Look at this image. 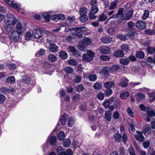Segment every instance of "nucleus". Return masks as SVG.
I'll return each mask as SVG.
<instances>
[{"label": "nucleus", "instance_id": "1", "mask_svg": "<svg viewBox=\"0 0 155 155\" xmlns=\"http://www.w3.org/2000/svg\"><path fill=\"white\" fill-rule=\"evenodd\" d=\"M124 8H120L118 10L117 12L113 15L110 18H119L117 19L116 25H119L123 20L127 21L129 20L132 17L133 14L132 10H130L127 13L124 12Z\"/></svg>", "mask_w": 155, "mask_h": 155}, {"label": "nucleus", "instance_id": "2", "mask_svg": "<svg viewBox=\"0 0 155 155\" xmlns=\"http://www.w3.org/2000/svg\"><path fill=\"white\" fill-rule=\"evenodd\" d=\"M92 44V40L90 38L85 37L79 41L78 47L79 50L85 52L87 51V47Z\"/></svg>", "mask_w": 155, "mask_h": 155}, {"label": "nucleus", "instance_id": "3", "mask_svg": "<svg viewBox=\"0 0 155 155\" xmlns=\"http://www.w3.org/2000/svg\"><path fill=\"white\" fill-rule=\"evenodd\" d=\"M4 22L7 25H10L15 24L16 20L12 14L9 13L7 14V18L4 20Z\"/></svg>", "mask_w": 155, "mask_h": 155}, {"label": "nucleus", "instance_id": "4", "mask_svg": "<svg viewBox=\"0 0 155 155\" xmlns=\"http://www.w3.org/2000/svg\"><path fill=\"white\" fill-rule=\"evenodd\" d=\"M43 29L41 28L34 29L32 32V35L34 38L37 39L40 38L43 35Z\"/></svg>", "mask_w": 155, "mask_h": 155}, {"label": "nucleus", "instance_id": "5", "mask_svg": "<svg viewBox=\"0 0 155 155\" xmlns=\"http://www.w3.org/2000/svg\"><path fill=\"white\" fill-rule=\"evenodd\" d=\"M19 34L16 31H12L9 35L10 39L12 41L16 42L18 41L20 38Z\"/></svg>", "mask_w": 155, "mask_h": 155}, {"label": "nucleus", "instance_id": "6", "mask_svg": "<svg viewBox=\"0 0 155 155\" xmlns=\"http://www.w3.org/2000/svg\"><path fill=\"white\" fill-rule=\"evenodd\" d=\"M99 50L101 54H107L110 53V48L107 45H104L100 47Z\"/></svg>", "mask_w": 155, "mask_h": 155}, {"label": "nucleus", "instance_id": "7", "mask_svg": "<svg viewBox=\"0 0 155 155\" xmlns=\"http://www.w3.org/2000/svg\"><path fill=\"white\" fill-rule=\"evenodd\" d=\"M136 27L140 29H143L145 28L146 26V22L143 21L139 20L137 21L136 23Z\"/></svg>", "mask_w": 155, "mask_h": 155}, {"label": "nucleus", "instance_id": "8", "mask_svg": "<svg viewBox=\"0 0 155 155\" xmlns=\"http://www.w3.org/2000/svg\"><path fill=\"white\" fill-rule=\"evenodd\" d=\"M101 40L102 42L104 44H109L110 43L112 40V38L108 36H105L101 38Z\"/></svg>", "mask_w": 155, "mask_h": 155}, {"label": "nucleus", "instance_id": "9", "mask_svg": "<svg viewBox=\"0 0 155 155\" xmlns=\"http://www.w3.org/2000/svg\"><path fill=\"white\" fill-rule=\"evenodd\" d=\"M137 135H135V138L137 140L141 142H143L144 140V137L142 134V133L139 131H137Z\"/></svg>", "mask_w": 155, "mask_h": 155}, {"label": "nucleus", "instance_id": "10", "mask_svg": "<svg viewBox=\"0 0 155 155\" xmlns=\"http://www.w3.org/2000/svg\"><path fill=\"white\" fill-rule=\"evenodd\" d=\"M113 55L117 58H122L124 56V53L123 51L119 49L116 50L113 53Z\"/></svg>", "mask_w": 155, "mask_h": 155}, {"label": "nucleus", "instance_id": "11", "mask_svg": "<svg viewBox=\"0 0 155 155\" xmlns=\"http://www.w3.org/2000/svg\"><path fill=\"white\" fill-rule=\"evenodd\" d=\"M16 32L21 34L25 31V29L23 27L22 25L20 23H18L16 26Z\"/></svg>", "mask_w": 155, "mask_h": 155}, {"label": "nucleus", "instance_id": "12", "mask_svg": "<svg viewBox=\"0 0 155 155\" xmlns=\"http://www.w3.org/2000/svg\"><path fill=\"white\" fill-rule=\"evenodd\" d=\"M124 67L123 65H120L119 64H115L113 65L111 68L112 71L114 72V71H117L120 70L124 68Z\"/></svg>", "mask_w": 155, "mask_h": 155}, {"label": "nucleus", "instance_id": "13", "mask_svg": "<svg viewBox=\"0 0 155 155\" xmlns=\"http://www.w3.org/2000/svg\"><path fill=\"white\" fill-rule=\"evenodd\" d=\"M111 69V68L109 67H104L102 69L101 72L105 76H108V74L110 72V70Z\"/></svg>", "mask_w": 155, "mask_h": 155}, {"label": "nucleus", "instance_id": "14", "mask_svg": "<svg viewBox=\"0 0 155 155\" xmlns=\"http://www.w3.org/2000/svg\"><path fill=\"white\" fill-rule=\"evenodd\" d=\"M48 49L50 51L53 53L56 52L58 51V47L54 44L49 45Z\"/></svg>", "mask_w": 155, "mask_h": 155}, {"label": "nucleus", "instance_id": "15", "mask_svg": "<svg viewBox=\"0 0 155 155\" xmlns=\"http://www.w3.org/2000/svg\"><path fill=\"white\" fill-rule=\"evenodd\" d=\"M145 112L147 113V115L150 116V117L155 116V111H153L152 109L148 107H147V109Z\"/></svg>", "mask_w": 155, "mask_h": 155}, {"label": "nucleus", "instance_id": "16", "mask_svg": "<svg viewBox=\"0 0 155 155\" xmlns=\"http://www.w3.org/2000/svg\"><path fill=\"white\" fill-rule=\"evenodd\" d=\"M60 58L62 59H66L68 57V54L67 52L64 51H61L59 52Z\"/></svg>", "mask_w": 155, "mask_h": 155}, {"label": "nucleus", "instance_id": "17", "mask_svg": "<svg viewBox=\"0 0 155 155\" xmlns=\"http://www.w3.org/2000/svg\"><path fill=\"white\" fill-rule=\"evenodd\" d=\"M151 132L150 126V125H147L143 129V133L145 135H148Z\"/></svg>", "mask_w": 155, "mask_h": 155}, {"label": "nucleus", "instance_id": "18", "mask_svg": "<svg viewBox=\"0 0 155 155\" xmlns=\"http://www.w3.org/2000/svg\"><path fill=\"white\" fill-rule=\"evenodd\" d=\"M135 97L138 101L140 100H144L145 98V95L142 93H138L135 95Z\"/></svg>", "mask_w": 155, "mask_h": 155}, {"label": "nucleus", "instance_id": "19", "mask_svg": "<svg viewBox=\"0 0 155 155\" xmlns=\"http://www.w3.org/2000/svg\"><path fill=\"white\" fill-rule=\"evenodd\" d=\"M104 87L107 89L111 88L113 87H114L115 83L114 82L112 81H108L105 82L104 84Z\"/></svg>", "mask_w": 155, "mask_h": 155}, {"label": "nucleus", "instance_id": "20", "mask_svg": "<svg viewBox=\"0 0 155 155\" xmlns=\"http://www.w3.org/2000/svg\"><path fill=\"white\" fill-rule=\"evenodd\" d=\"M105 118L107 121H110L111 120L112 114L110 111H107L105 113Z\"/></svg>", "mask_w": 155, "mask_h": 155}, {"label": "nucleus", "instance_id": "21", "mask_svg": "<svg viewBox=\"0 0 155 155\" xmlns=\"http://www.w3.org/2000/svg\"><path fill=\"white\" fill-rule=\"evenodd\" d=\"M120 63L123 65H127L129 64V61L127 58H122L120 60Z\"/></svg>", "mask_w": 155, "mask_h": 155}, {"label": "nucleus", "instance_id": "22", "mask_svg": "<svg viewBox=\"0 0 155 155\" xmlns=\"http://www.w3.org/2000/svg\"><path fill=\"white\" fill-rule=\"evenodd\" d=\"M88 77L89 81H94L97 79V75L93 74H89L88 75Z\"/></svg>", "mask_w": 155, "mask_h": 155}, {"label": "nucleus", "instance_id": "23", "mask_svg": "<svg viewBox=\"0 0 155 155\" xmlns=\"http://www.w3.org/2000/svg\"><path fill=\"white\" fill-rule=\"evenodd\" d=\"M129 95V93L127 91H124L120 94V97L123 99H126Z\"/></svg>", "mask_w": 155, "mask_h": 155}, {"label": "nucleus", "instance_id": "24", "mask_svg": "<svg viewBox=\"0 0 155 155\" xmlns=\"http://www.w3.org/2000/svg\"><path fill=\"white\" fill-rule=\"evenodd\" d=\"M49 61L51 62H54L57 61V58L56 56L54 54H50L48 57Z\"/></svg>", "mask_w": 155, "mask_h": 155}, {"label": "nucleus", "instance_id": "25", "mask_svg": "<svg viewBox=\"0 0 155 155\" xmlns=\"http://www.w3.org/2000/svg\"><path fill=\"white\" fill-rule=\"evenodd\" d=\"M118 2V1L117 0H114L113 1L110 3L109 9L111 10L115 9L117 7Z\"/></svg>", "mask_w": 155, "mask_h": 155}, {"label": "nucleus", "instance_id": "26", "mask_svg": "<svg viewBox=\"0 0 155 155\" xmlns=\"http://www.w3.org/2000/svg\"><path fill=\"white\" fill-rule=\"evenodd\" d=\"M63 70L67 74H71L73 72V69L71 67H66L64 68Z\"/></svg>", "mask_w": 155, "mask_h": 155}, {"label": "nucleus", "instance_id": "27", "mask_svg": "<svg viewBox=\"0 0 155 155\" xmlns=\"http://www.w3.org/2000/svg\"><path fill=\"white\" fill-rule=\"evenodd\" d=\"M67 115L66 114H64L62 116L61 119L59 120V122L62 125H64L67 120Z\"/></svg>", "mask_w": 155, "mask_h": 155}, {"label": "nucleus", "instance_id": "28", "mask_svg": "<svg viewBox=\"0 0 155 155\" xmlns=\"http://www.w3.org/2000/svg\"><path fill=\"white\" fill-rule=\"evenodd\" d=\"M71 143L70 140L68 139H67L64 140L62 142L63 146L66 147H69Z\"/></svg>", "mask_w": 155, "mask_h": 155}, {"label": "nucleus", "instance_id": "29", "mask_svg": "<svg viewBox=\"0 0 155 155\" xmlns=\"http://www.w3.org/2000/svg\"><path fill=\"white\" fill-rule=\"evenodd\" d=\"M30 80L31 78H30L27 76H24L22 77V81L23 83L28 84L29 83Z\"/></svg>", "mask_w": 155, "mask_h": 155}, {"label": "nucleus", "instance_id": "30", "mask_svg": "<svg viewBox=\"0 0 155 155\" xmlns=\"http://www.w3.org/2000/svg\"><path fill=\"white\" fill-rule=\"evenodd\" d=\"M6 82L8 83L13 84L15 82V79L14 77L10 76L6 79Z\"/></svg>", "mask_w": 155, "mask_h": 155}, {"label": "nucleus", "instance_id": "31", "mask_svg": "<svg viewBox=\"0 0 155 155\" xmlns=\"http://www.w3.org/2000/svg\"><path fill=\"white\" fill-rule=\"evenodd\" d=\"M75 124L74 119V117L69 118L68 121V125L69 127H72Z\"/></svg>", "mask_w": 155, "mask_h": 155}, {"label": "nucleus", "instance_id": "32", "mask_svg": "<svg viewBox=\"0 0 155 155\" xmlns=\"http://www.w3.org/2000/svg\"><path fill=\"white\" fill-rule=\"evenodd\" d=\"M73 33L76 38H81L83 37L82 34L80 32H78L76 28L75 31L73 32Z\"/></svg>", "mask_w": 155, "mask_h": 155}, {"label": "nucleus", "instance_id": "33", "mask_svg": "<svg viewBox=\"0 0 155 155\" xmlns=\"http://www.w3.org/2000/svg\"><path fill=\"white\" fill-rule=\"evenodd\" d=\"M87 9L85 7L82 8L79 10L80 15H87Z\"/></svg>", "mask_w": 155, "mask_h": 155}, {"label": "nucleus", "instance_id": "34", "mask_svg": "<svg viewBox=\"0 0 155 155\" xmlns=\"http://www.w3.org/2000/svg\"><path fill=\"white\" fill-rule=\"evenodd\" d=\"M88 16L87 15H81L80 17V21L82 23L85 22L88 20Z\"/></svg>", "mask_w": 155, "mask_h": 155}, {"label": "nucleus", "instance_id": "35", "mask_svg": "<svg viewBox=\"0 0 155 155\" xmlns=\"http://www.w3.org/2000/svg\"><path fill=\"white\" fill-rule=\"evenodd\" d=\"M98 8L96 5H93L92 6L90 10V12L91 13L96 14L98 11Z\"/></svg>", "mask_w": 155, "mask_h": 155}, {"label": "nucleus", "instance_id": "36", "mask_svg": "<svg viewBox=\"0 0 155 155\" xmlns=\"http://www.w3.org/2000/svg\"><path fill=\"white\" fill-rule=\"evenodd\" d=\"M2 91L5 94L10 93H12L14 91V90L12 88L8 89L5 87L3 88Z\"/></svg>", "mask_w": 155, "mask_h": 155}, {"label": "nucleus", "instance_id": "37", "mask_svg": "<svg viewBox=\"0 0 155 155\" xmlns=\"http://www.w3.org/2000/svg\"><path fill=\"white\" fill-rule=\"evenodd\" d=\"M83 59L85 61L89 62L91 61L92 59L86 53L83 55Z\"/></svg>", "mask_w": 155, "mask_h": 155}, {"label": "nucleus", "instance_id": "38", "mask_svg": "<svg viewBox=\"0 0 155 155\" xmlns=\"http://www.w3.org/2000/svg\"><path fill=\"white\" fill-rule=\"evenodd\" d=\"M81 77L80 75H75L74 78V81L76 83L81 82Z\"/></svg>", "mask_w": 155, "mask_h": 155}, {"label": "nucleus", "instance_id": "39", "mask_svg": "<svg viewBox=\"0 0 155 155\" xmlns=\"http://www.w3.org/2000/svg\"><path fill=\"white\" fill-rule=\"evenodd\" d=\"M136 57L139 58L143 59L144 58V54L142 51H139L137 52Z\"/></svg>", "mask_w": 155, "mask_h": 155}, {"label": "nucleus", "instance_id": "40", "mask_svg": "<svg viewBox=\"0 0 155 155\" xmlns=\"http://www.w3.org/2000/svg\"><path fill=\"white\" fill-rule=\"evenodd\" d=\"M107 19V17L104 14H101L98 18V21L101 22L105 21Z\"/></svg>", "mask_w": 155, "mask_h": 155}, {"label": "nucleus", "instance_id": "41", "mask_svg": "<svg viewBox=\"0 0 155 155\" xmlns=\"http://www.w3.org/2000/svg\"><path fill=\"white\" fill-rule=\"evenodd\" d=\"M114 137L115 141L120 142L121 139V135L119 133H116L114 135Z\"/></svg>", "mask_w": 155, "mask_h": 155}, {"label": "nucleus", "instance_id": "42", "mask_svg": "<svg viewBox=\"0 0 155 155\" xmlns=\"http://www.w3.org/2000/svg\"><path fill=\"white\" fill-rule=\"evenodd\" d=\"M51 37H53V38L51 39L50 38V39L48 38L47 40V42L50 45H52V44H54V43L55 42L56 40H55V37L54 36H51Z\"/></svg>", "mask_w": 155, "mask_h": 155}, {"label": "nucleus", "instance_id": "43", "mask_svg": "<svg viewBox=\"0 0 155 155\" xmlns=\"http://www.w3.org/2000/svg\"><path fill=\"white\" fill-rule=\"evenodd\" d=\"M102 85L101 83L97 82L94 84L93 87L95 89L99 90L102 88Z\"/></svg>", "mask_w": 155, "mask_h": 155}, {"label": "nucleus", "instance_id": "44", "mask_svg": "<svg viewBox=\"0 0 155 155\" xmlns=\"http://www.w3.org/2000/svg\"><path fill=\"white\" fill-rule=\"evenodd\" d=\"M84 89L83 85L81 84L77 86L76 87V91L77 92H80L83 91Z\"/></svg>", "mask_w": 155, "mask_h": 155}, {"label": "nucleus", "instance_id": "45", "mask_svg": "<svg viewBox=\"0 0 155 155\" xmlns=\"http://www.w3.org/2000/svg\"><path fill=\"white\" fill-rule=\"evenodd\" d=\"M68 64L72 66H76L78 64V62L74 59H71L68 61Z\"/></svg>", "mask_w": 155, "mask_h": 155}, {"label": "nucleus", "instance_id": "46", "mask_svg": "<svg viewBox=\"0 0 155 155\" xmlns=\"http://www.w3.org/2000/svg\"><path fill=\"white\" fill-rule=\"evenodd\" d=\"M149 12L148 10H145L144 11L143 16H142V19L145 20L147 19L149 17Z\"/></svg>", "mask_w": 155, "mask_h": 155}, {"label": "nucleus", "instance_id": "47", "mask_svg": "<svg viewBox=\"0 0 155 155\" xmlns=\"http://www.w3.org/2000/svg\"><path fill=\"white\" fill-rule=\"evenodd\" d=\"M41 16L42 18L45 19L46 20L48 21L50 20V15L47 12H44L42 14Z\"/></svg>", "mask_w": 155, "mask_h": 155}, {"label": "nucleus", "instance_id": "48", "mask_svg": "<svg viewBox=\"0 0 155 155\" xmlns=\"http://www.w3.org/2000/svg\"><path fill=\"white\" fill-rule=\"evenodd\" d=\"M56 143V138L55 136H52L50 140V143L52 145H55Z\"/></svg>", "mask_w": 155, "mask_h": 155}, {"label": "nucleus", "instance_id": "49", "mask_svg": "<svg viewBox=\"0 0 155 155\" xmlns=\"http://www.w3.org/2000/svg\"><path fill=\"white\" fill-rule=\"evenodd\" d=\"M75 28L78 32H81L86 31L87 30V28L84 27H75Z\"/></svg>", "mask_w": 155, "mask_h": 155}, {"label": "nucleus", "instance_id": "50", "mask_svg": "<svg viewBox=\"0 0 155 155\" xmlns=\"http://www.w3.org/2000/svg\"><path fill=\"white\" fill-rule=\"evenodd\" d=\"M121 49L124 51L127 52L129 49V48L127 45L124 44L121 45Z\"/></svg>", "mask_w": 155, "mask_h": 155}, {"label": "nucleus", "instance_id": "51", "mask_svg": "<svg viewBox=\"0 0 155 155\" xmlns=\"http://www.w3.org/2000/svg\"><path fill=\"white\" fill-rule=\"evenodd\" d=\"M65 137L64 132H60L58 134V139L60 140H62Z\"/></svg>", "mask_w": 155, "mask_h": 155}, {"label": "nucleus", "instance_id": "52", "mask_svg": "<svg viewBox=\"0 0 155 155\" xmlns=\"http://www.w3.org/2000/svg\"><path fill=\"white\" fill-rule=\"evenodd\" d=\"M88 118L89 121L91 122H93L95 120V117L91 113H90L88 116Z\"/></svg>", "mask_w": 155, "mask_h": 155}, {"label": "nucleus", "instance_id": "53", "mask_svg": "<svg viewBox=\"0 0 155 155\" xmlns=\"http://www.w3.org/2000/svg\"><path fill=\"white\" fill-rule=\"evenodd\" d=\"M97 97L98 99L101 101L103 100L104 98V94L102 92L98 93L97 95Z\"/></svg>", "mask_w": 155, "mask_h": 155}, {"label": "nucleus", "instance_id": "54", "mask_svg": "<svg viewBox=\"0 0 155 155\" xmlns=\"http://www.w3.org/2000/svg\"><path fill=\"white\" fill-rule=\"evenodd\" d=\"M105 94L106 96H109L112 94V90L110 89H107L105 90Z\"/></svg>", "mask_w": 155, "mask_h": 155}, {"label": "nucleus", "instance_id": "55", "mask_svg": "<svg viewBox=\"0 0 155 155\" xmlns=\"http://www.w3.org/2000/svg\"><path fill=\"white\" fill-rule=\"evenodd\" d=\"M117 37L120 40L125 41L126 39V36L122 34H119L117 35Z\"/></svg>", "mask_w": 155, "mask_h": 155}, {"label": "nucleus", "instance_id": "56", "mask_svg": "<svg viewBox=\"0 0 155 155\" xmlns=\"http://www.w3.org/2000/svg\"><path fill=\"white\" fill-rule=\"evenodd\" d=\"M31 34L29 32H27L25 35V40H29L31 38Z\"/></svg>", "mask_w": 155, "mask_h": 155}, {"label": "nucleus", "instance_id": "57", "mask_svg": "<svg viewBox=\"0 0 155 155\" xmlns=\"http://www.w3.org/2000/svg\"><path fill=\"white\" fill-rule=\"evenodd\" d=\"M128 151L130 155H136L134 151L131 146H130L128 149Z\"/></svg>", "mask_w": 155, "mask_h": 155}, {"label": "nucleus", "instance_id": "58", "mask_svg": "<svg viewBox=\"0 0 155 155\" xmlns=\"http://www.w3.org/2000/svg\"><path fill=\"white\" fill-rule=\"evenodd\" d=\"M11 5L12 7L16 8L19 7V5L17 4L16 1H12L11 2Z\"/></svg>", "mask_w": 155, "mask_h": 155}, {"label": "nucleus", "instance_id": "59", "mask_svg": "<svg viewBox=\"0 0 155 155\" xmlns=\"http://www.w3.org/2000/svg\"><path fill=\"white\" fill-rule=\"evenodd\" d=\"M127 112L128 114L131 117H134V114L133 112L132 109L130 107H128L127 108Z\"/></svg>", "mask_w": 155, "mask_h": 155}, {"label": "nucleus", "instance_id": "60", "mask_svg": "<svg viewBox=\"0 0 155 155\" xmlns=\"http://www.w3.org/2000/svg\"><path fill=\"white\" fill-rule=\"evenodd\" d=\"M59 17L58 15H52L51 16H50V18L55 21H57L58 20H59Z\"/></svg>", "mask_w": 155, "mask_h": 155}, {"label": "nucleus", "instance_id": "61", "mask_svg": "<svg viewBox=\"0 0 155 155\" xmlns=\"http://www.w3.org/2000/svg\"><path fill=\"white\" fill-rule=\"evenodd\" d=\"M86 54L92 59V58L94 56L95 54L94 52H92L91 50H87Z\"/></svg>", "mask_w": 155, "mask_h": 155}, {"label": "nucleus", "instance_id": "62", "mask_svg": "<svg viewBox=\"0 0 155 155\" xmlns=\"http://www.w3.org/2000/svg\"><path fill=\"white\" fill-rule=\"evenodd\" d=\"M120 114L118 112L116 111L114 112V114L113 115V117L115 119H117L119 118Z\"/></svg>", "mask_w": 155, "mask_h": 155}, {"label": "nucleus", "instance_id": "63", "mask_svg": "<svg viewBox=\"0 0 155 155\" xmlns=\"http://www.w3.org/2000/svg\"><path fill=\"white\" fill-rule=\"evenodd\" d=\"M16 65L15 64L12 63L8 65V68L10 70H13L15 69Z\"/></svg>", "mask_w": 155, "mask_h": 155}, {"label": "nucleus", "instance_id": "64", "mask_svg": "<svg viewBox=\"0 0 155 155\" xmlns=\"http://www.w3.org/2000/svg\"><path fill=\"white\" fill-rule=\"evenodd\" d=\"M65 155H72L73 154L72 151L70 149H68L65 152Z\"/></svg>", "mask_w": 155, "mask_h": 155}]
</instances>
